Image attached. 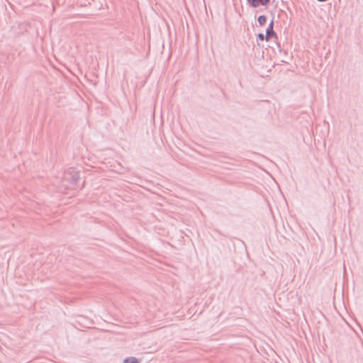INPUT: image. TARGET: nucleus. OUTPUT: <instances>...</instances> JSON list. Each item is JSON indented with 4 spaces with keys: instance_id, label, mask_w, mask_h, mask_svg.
Here are the masks:
<instances>
[{
    "instance_id": "nucleus-4",
    "label": "nucleus",
    "mask_w": 363,
    "mask_h": 363,
    "mask_svg": "<svg viewBox=\"0 0 363 363\" xmlns=\"http://www.w3.org/2000/svg\"><path fill=\"white\" fill-rule=\"evenodd\" d=\"M123 363H140V360L134 357H128L123 359Z\"/></svg>"
},
{
    "instance_id": "nucleus-1",
    "label": "nucleus",
    "mask_w": 363,
    "mask_h": 363,
    "mask_svg": "<svg viewBox=\"0 0 363 363\" xmlns=\"http://www.w3.org/2000/svg\"><path fill=\"white\" fill-rule=\"evenodd\" d=\"M79 179V172L74 167L69 168L64 173V182H67L72 186L77 184Z\"/></svg>"
},
{
    "instance_id": "nucleus-2",
    "label": "nucleus",
    "mask_w": 363,
    "mask_h": 363,
    "mask_svg": "<svg viewBox=\"0 0 363 363\" xmlns=\"http://www.w3.org/2000/svg\"><path fill=\"white\" fill-rule=\"evenodd\" d=\"M267 41H269L273 38H277V33L274 30V20L272 19L269 23L267 28L266 29Z\"/></svg>"
},
{
    "instance_id": "nucleus-7",
    "label": "nucleus",
    "mask_w": 363,
    "mask_h": 363,
    "mask_svg": "<svg viewBox=\"0 0 363 363\" xmlns=\"http://www.w3.org/2000/svg\"><path fill=\"white\" fill-rule=\"evenodd\" d=\"M277 47L279 48V50L281 52V45L279 43H277Z\"/></svg>"
},
{
    "instance_id": "nucleus-6",
    "label": "nucleus",
    "mask_w": 363,
    "mask_h": 363,
    "mask_svg": "<svg viewBox=\"0 0 363 363\" xmlns=\"http://www.w3.org/2000/svg\"><path fill=\"white\" fill-rule=\"evenodd\" d=\"M257 39L260 41H264V40H267L266 34L264 35L262 33H259L257 35Z\"/></svg>"
},
{
    "instance_id": "nucleus-5",
    "label": "nucleus",
    "mask_w": 363,
    "mask_h": 363,
    "mask_svg": "<svg viewBox=\"0 0 363 363\" xmlns=\"http://www.w3.org/2000/svg\"><path fill=\"white\" fill-rule=\"evenodd\" d=\"M257 21L260 26L264 25L267 22V16L264 15H261L257 18Z\"/></svg>"
},
{
    "instance_id": "nucleus-3",
    "label": "nucleus",
    "mask_w": 363,
    "mask_h": 363,
    "mask_svg": "<svg viewBox=\"0 0 363 363\" xmlns=\"http://www.w3.org/2000/svg\"><path fill=\"white\" fill-rule=\"evenodd\" d=\"M270 0H247V3L249 6L253 8H257L259 5L267 6Z\"/></svg>"
}]
</instances>
